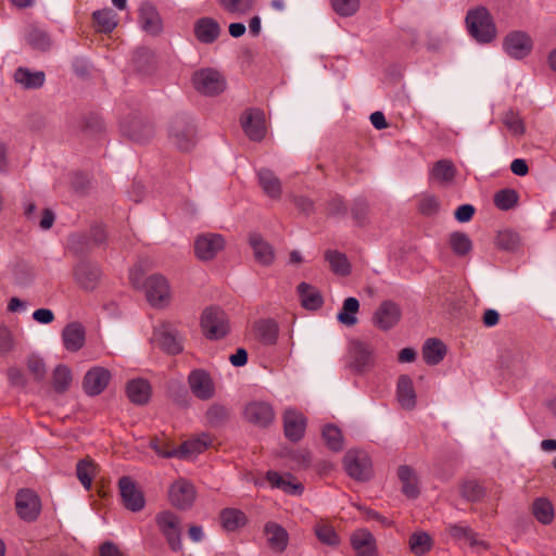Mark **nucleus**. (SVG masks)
Instances as JSON below:
<instances>
[{"instance_id": "nucleus-1", "label": "nucleus", "mask_w": 556, "mask_h": 556, "mask_svg": "<svg viewBox=\"0 0 556 556\" xmlns=\"http://www.w3.org/2000/svg\"><path fill=\"white\" fill-rule=\"evenodd\" d=\"M469 35L480 43H489L496 37V28L490 12L481 7L470 10L466 16Z\"/></svg>"}, {"instance_id": "nucleus-2", "label": "nucleus", "mask_w": 556, "mask_h": 556, "mask_svg": "<svg viewBox=\"0 0 556 556\" xmlns=\"http://www.w3.org/2000/svg\"><path fill=\"white\" fill-rule=\"evenodd\" d=\"M201 327L207 339L218 340L228 333L229 320L222 308L217 306H210L202 313Z\"/></svg>"}, {"instance_id": "nucleus-3", "label": "nucleus", "mask_w": 556, "mask_h": 556, "mask_svg": "<svg viewBox=\"0 0 556 556\" xmlns=\"http://www.w3.org/2000/svg\"><path fill=\"white\" fill-rule=\"evenodd\" d=\"M168 138L181 152H189L195 146V128L185 116H176L169 125Z\"/></svg>"}, {"instance_id": "nucleus-4", "label": "nucleus", "mask_w": 556, "mask_h": 556, "mask_svg": "<svg viewBox=\"0 0 556 556\" xmlns=\"http://www.w3.org/2000/svg\"><path fill=\"white\" fill-rule=\"evenodd\" d=\"M348 475L357 481H367L372 475V464L369 455L359 450H350L343 458Z\"/></svg>"}, {"instance_id": "nucleus-5", "label": "nucleus", "mask_w": 556, "mask_h": 556, "mask_svg": "<svg viewBox=\"0 0 556 556\" xmlns=\"http://www.w3.org/2000/svg\"><path fill=\"white\" fill-rule=\"evenodd\" d=\"M374 348L371 344L352 340L349 344V367L356 374H364L375 365Z\"/></svg>"}, {"instance_id": "nucleus-6", "label": "nucleus", "mask_w": 556, "mask_h": 556, "mask_svg": "<svg viewBox=\"0 0 556 556\" xmlns=\"http://www.w3.org/2000/svg\"><path fill=\"white\" fill-rule=\"evenodd\" d=\"M161 533L165 536L169 548L174 552L181 549L180 519L169 510L161 511L155 517Z\"/></svg>"}, {"instance_id": "nucleus-7", "label": "nucleus", "mask_w": 556, "mask_h": 556, "mask_svg": "<svg viewBox=\"0 0 556 556\" xmlns=\"http://www.w3.org/2000/svg\"><path fill=\"white\" fill-rule=\"evenodd\" d=\"M194 88L205 96H217L226 88V80L215 70L204 68L195 72L192 77Z\"/></svg>"}, {"instance_id": "nucleus-8", "label": "nucleus", "mask_w": 556, "mask_h": 556, "mask_svg": "<svg viewBox=\"0 0 556 556\" xmlns=\"http://www.w3.org/2000/svg\"><path fill=\"white\" fill-rule=\"evenodd\" d=\"M17 516L27 522L35 521L41 511V502L38 494L30 489H21L15 496Z\"/></svg>"}, {"instance_id": "nucleus-9", "label": "nucleus", "mask_w": 556, "mask_h": 556, "mask_svg": "<svg viewBox=\"0 0 556 556\" xmlns=\"http://www.w3.org/2000/svg\"><path fill=\"white\" fill-rule=\"evenodd\" d=\"M146 296L148 302L154 307H165L170 301V289L166 278L160 274H154L147 278L144 282Z\"/></svg>"}, {"instance_id": "nucleus-10", "label": "nucleus", "mask_w": 556, "mask_h": 556, "mask_svg": "<svg viewBox=\"0 0 556 556\" xmlns=\"http://www.w3.org/2000/svg\"><path fill=\"white\" fill-rule=\"evenodd\" d=\"M402 311L393 301L387 300L380 303L372 315V324L382 331H388L395 327L400 321Z\"/></svg>"}, {"instance_id": "nucleus-11", "label": "nucleus", "mask_w": 556, "mask_h": 556, "mask_svg": "<svg viewBox=\"0 0 556 556\" xmlns=\"http://www.w3.org/2000/svg\"><path fill=\"white\" fill-rule=\"evenodd\" d=\"M106 239L105 230L102 226L91 227L89 235L78 233L71 237L70 249L75 254H85L92 248L102 244Z\"/></svg>"}, {"instance_id": "nucleus-12", "label": "nucleus", "mask_w": 556, "mask_h": 556, "mask_svg": "<svg viewBox=\"0 0 556 556\" xmlns=\"http://www.w3.org/2000/svg\"><path fill=\"white\" fill-rule=\"evenodd\" d=\"M225 247V239L218 233H203L194 241V253L199 260H213Z\"/></svg>"}, {"instance_id": "nucleus-13", "label": "nucleus", "mask_w": 556, "mask_h": 556, "mask_svg": "<svg viewBox=\"0 0 556 556\" xmlns=\"http://www.w3.org/2000/svg\"><path fill=\"white\" fill-rule=\"evenodd\" d=\"M241 126L253 141H261L266 135L265 114L260 109L247 110L241 116Z\"/></svg>"}, {"instance_id": "nucleus-14", "label": "nucleus", "mask_w": 556, "mask_h": 556, "mask_svg": "<svg viewBox=\"0 0 556 556\" xmlns=\"http://www.w3.org/2000/svg\"><path fill=\"white\" fill-rule=\"evenodd\" d=\"M73 276L75 282L81 289L92 291L100 281L101 271L97 265L83 260L74 266Z\"/></svg>"}, {"instance_id": "nucleus-15", "label": "nucleus", "mask_w": 556, "mask_h": 556, "mask_svg": "<svg viewBox=\"0 0 556 556\" xmlns=\"http://www.w3.org/2000/svg\"><path fill=\"white\" fill-rule=\"evenodd\" d=\"M188 384L195 397L202 401L211 400L215 395L214 382L203 369H194L188 376Z\"/></svg>"}, {"instance_id": "nucleus-16", "label": "nucleus", "mask_w": 556, "mask_h": 556, "mask_svg": "<svg viewBox=\"0 0 556 556\" xmlns=\"http://www.w3.org/2000/svg\"><path fill=\"white\" fill-rule=\"evenodd\" d=\"M168 498L173 506L179 509L191 507L195 500V490L192 483L185 479L175 481L168 491Z\"/></svg>"}, {"instance_id": "nucleus-17", "label": "nucleus", "mask_w": 556, "mask_h": 556, "mask_svg": "<svg viewBox=\"0 0 556 556\" xmlns=\"http://www.w3.org/2000/svg\"><path fill=\"white\" fill-rule=\"evenodd\" d=\"M119 493L124 506L131 511H140L146 504L142 492L129 477H122L118 481Z\"/></svg>"}, {"instance_id": "nucleus-18", "label": "nucleus", "mask_w": 556, "mask_h": 556, "mask_svg": "<svg viewBox=\"0 0 556 556\" xmlns=\"http://www.w3.org/2000/svg\"><path fill=\"white\" fill-rule=\"evenodd\" d=\"M122 131L129 139L143 143L153 137V126L140 116H131L122 123Z\"/></svg>"}, {"instance_id": "nucleus-19", "label": "nucleus", "mask_w": 556, "mask_h": 556, "mask_svg": "<svg viewBox=\"0 0 556 556\" xmlns=\"http://www.w3.org/2000/svg\"><path fill=\"white\" fill-rule=\"evenodd\" d=\"M503 46L510 56L522 59L531 52L532 39L525 31L515 30L506 35Z\"/></svg>"}, {"instance_id": "nucleus-20", "label": "nucleus", "mask_w": 556, "mask_h": 556, "mask_svg": "<svg viewBox=\"0 0 556 556\" xmlns=\"http://www.w3.org/2000/svg\"><path fill=\"white\" fill-rule=\"evenodd\" d=\"M247 421L265 428L269 426L275 419V412L270 404L266 402H251L249 403L243 412Z\"/></svg>"}, {"instance_id": "nucleus-21", "label": "nucleus", "mask_w": 556, "mask_h": 556, "mask_svg": "<svg viewBox=\"0 0 556 556\" xmlns=\"http://www.w3.org/2000/svg\"><path fill=\"white\" fill-rule=\"evenodd\" d=\"M306 418L295 409H287L283 414L285 435L292 442L300 441L305 432Z\"/></svg>"}, {"instance_id": "nucleus-22", "label": "nucleus", "mask_w": 556, "mask_h": 556, "mask_svg": "<svg viewBox=\"0 0 556 556\" xmlns=\"http://www.w3.org/2000/svg\"><path fill=\"white\" fill-rule=\"evenodd\" d=\"M111 374L103 367H93L84 377L83 387L87 394L98 395L109 384Z\"/></svg>"}, {"instance_id": "nucleus-23", "label": "nucleus", "mask_w": 556, "mask_h": 556, "mask_svg": "<svg viewBox=\"0 0 556 556\" xmlns=\"http://www.w3.org/2000/svg\"><path fill=\"white\" fill-rule=\"evenodd\" d=\"M457 168L451 160L443 159L433 163L429 170V180L441 186H450L454 182Z\"/></svg>"}, {"instance_id": "nucleus-24", "label": "nucleus", "mask_w": 556, "mask_h": 556, "mask_svg": "<svg viewBox=\"0 0 556 556\" xmlns=\"http://www.w3.org/2000/svg\"><path fill=\"white\" fill-rule=\"evenodd\" d=\"M249 244L253 250L254 258L263 266H269L275 260L274 248L264 238L253 232L249 235Z\"/></svg>"}, {"instance_id": "nucleus-25", "label": "nucleus", "mask_w": 556, "mask_h": 556, "mask_svg": "<svg viewBox=\"0 0 556 556\" xmlns=\"http://www.w3.org/2000/svg\"><path fill=\"white\" fill-rule=\"evenodd\" d=\"M350 541L356 556H376V540L368 530L358 529L354 531Z\"/></svg>"}, {"instance_id": "nucleus-26", "label": "nucleus", "mask_w": 556, "mask_h": 556, "mask_svg": "<svg viewBox=\"0 0 556 556\" xmlns=\"http://www.w3.org/2000/svg\"><path fill=\"white\" fill-rule=\"evenodd\" d=\"M139 22L142 29L153 36L159 35L163 29L162 18L151 3H143L140 7Z\"/></svg>"}, {"instance_id": "nucleus-27", "label": "nucleus", "mask_w": 556, "mask_h": 556, "mask_svg": "<svg viewBox=\"0 0 556 556\" xmlns=\"http://www.w3.org/2000/svg\"><path fill=\"white\" fill-rule=\"evenodd\" d=\"M220 26L212 17H201L194 23V36L205 45L213 43L220 35Z\"/></svg>"}, {"instance_id": "nucleus-28", "label": "nucleus", "mask_w": 556, "mask_h": 556, "mask_svg": "<svg viewBox=\"0 0 556 556\" xmlns=\"http://www.w3.org/2000/svg\"><path fill=\"white\" fill-rule=\"evenodd\" d=\"M267 544L276 553H282L289 543V534L280 525L269 521L264 527Z\"/></svg>"}, {"instance_id": "nucleus-29", "label": "nucleus", "mask_w": 556, "mask_h": 556, "mask_svg": "<svg viewBox=\"0 0 556 556\" xmlns=\"http://www.w3.org/2000/svg\"><path fill=\"white\" fill-rule=\"evenodd\" d=\"M258 184L263 192L273 200H279L282 193L280 179L268 168H261L257 172Z\"/></svg>"}, {"instance_id": "nucleus-30", "label": "nucleus", "mask_w": 556, "mask_h": 556, "mask_svg": "<svg viewBox=\"0 0 556 556\" xmlns=\"http://www.w3.org/2000/svg\"><path fill=\"white\" fill-rule=\"evenodd\" d=\"M126 393L131 403L144 405L151 397V386L144 379H134L127 383Z\"/></svg>"}, {"instance_id": "nucleus-31", "label": "nucleus", "mask_w": 556, "mask_h": 556, "mask_svg": "<svg viewBox=\"0 0 556 556\" xmlns=\"http://www.w3.org/2000/svg\"><path fill=\"white\" fill-rule=\"evenodd\" d=\"M62 339L66 350L76 352L85 343V329L79 323H71L63 329Z\"/></svg>"}, {"instance_id": "nucleus-32", "label": "nucleus", "mask_w": 556, "mask_h": 556, "mask_svg": "<svg viewBox=\"0 0 556 556\" xmlns=\"http://www.w3.org/2000/svg\"><path fill=\"white\" fill-rule=\"evenodd\" d=\"M397 477L402 482V492L409 498H416L419 495V488L415 470L402 465L397 468Z\"/></svg>"}, {"instance_id": "nucleus-33", "label": "nucleus", "mask_w": 556, "mask_h": 556, "mask_svg": "<svg viewBox=\"0 0 556 556\" xmlns=\"http://www.w3.org/2000/svg\"><path fill=\"white\" fill-rule=\"evenodd\" d=\"M397 400L405 409H413L416 405V394L412 379L406 376H400L397 380Z\"/></svg>"}, {"instance_id": "nucleus-34", "label": "nucleus", "mask_w": 556, "mask_h": 556, "mask_svg": "<svg viewBox=\"0 0 556 556\" xmlns=\"http://www.w3.org/2000/svg\"><path fill=\"white\" fill-rule=\"evenodd\" d=\"M256 338L266 345L275 344L278 338V324L273 319H262L254 324Z\"/></svg>"}, {"instance_id": "nucleus-35", "label": "nucleus", "mask_w": 556, "mask_h": 556, "mask_svg": "<svg viewBox=\"0 0 556 556\" xmlns=\"http://www.w3.org/2000/svg\"><path fill=\"white\" fill-rule=\"evenodd\" d=\"M27 43L35 50L47 51L52 45L50 35L36 25H29L25 31Z\"/></svg>"}, {"instance_id": "nucleus-36", "label": "nucleus", "mask_w": 556, "mask_h": 556, "mask_svg": "<svg viewBox=\"0 0 556 556\" xmlns=\"http://www.w3.org/2000/svg\"><path fill=\"white\" fill-rule=\"evenodd\" d=\"M266 478L271 486L281 489L287 493L301 494L303 491V485L300 482H296V480L290 475L283 477L276 471H268Z\"/></svg>"}, {"instance_id": "nucleus-37", "label": "nucleus", "mask_w": 556, "mask_h": 556, "mask_svg": "<svg viewBox=\"0 0 556 556\" xmlns=\"http://www.w3.org/2000/svg\"><path fill=\"white\" fill-rule=\"evenodd\" d=\"M446 354V346L439 339H428L422 348V358L428 365L439 364Z\"/></svg>"}, {"instance_id": "nucleus-38", "label": "nucleus", "mask_w": 556, "mask_h": 556, "mask_svg": "<svg viewBox=\"0 0 556 556\" xmlns=\"http://www.w3.org/2000/svg\"><path fill=\"white\" fill-rule=\"evenodd\" d=\"M298 293L301 299L302 306L306 309H317L321 307L324 303L320 292L309 283L301 282L298 286Z\"/></svg>"}, {"instance_id": "nucleus-39", "label": "nucleus", "mask_w": 556, "mask_h": 556, "mask_svg": "<svg viewBox=\"0 0 556 556\" xmlns=\"http://www.w3.org/2000/svg\"><path fill=\"white\" fill-rule=\"evenodd\" d=\"M212 444V438L202 433L199 438L184 442L178 446L179 458H187L193 454L205 451Z\"/></svg>"}, {"instance_id": "nucleus-40", "label": "nucleus", "mask_w": 556, "mask_h": 556, "mask_svg": "<svg viewBox=\"0 0 556 556\" xmlns=\"http://www.w3.org/2000/svg\"><path fill=\"white\" fill-rule=\"evenodd\" d=\"M97 473L98 465L90 457H86L77 463L76 476L86 490H90Z\"/></svg>"}, {"instance_id": "nucleus-41", "label": "nucleus", "mask_w": 556, "mask_h": 556, "mask_svg": "<svg viewBox=\"0 0 556 556\" xmlns=\"http://www.w3.org/2000/svg\"><path fill=\"white\" fill-rule=\"evenodd\" d=\"M92 20L97 30L100 33H112L117 26L116 13L112 9L94 11Z\"/></svg>"}, {"instance_id": "nucleus-42", "label": "nucleus", "mask_w": 556, "mask_h": 556, "mask_svg": "<svg viewBox=\"0 0 556 556\" xmlns=\"http://www.w3.org/2000/svg\"><path fill=\"white\" fill-rule=\"evenodd\" d=\"M43 72H30L27 68L18 67L14 73V79L17 84L23 85L27 89L40 88L45 83Z\"/></svg>"}, {"instance_id": "nucleus-43", "label": "nucleus", "mask_w": 556, "mask_h": 556, "mask_svg": "<svg viewBox=\"0 0 556 556\" xmlns=\"http://www.w3.org/2000/svg\"><path fill=\"white\" fill-rule=\"evenodd\" d=\"M222 526L227 531H235L243 527L248 519L243 511L236 508H225L219 514Z\"/></svg>"}, {"instance_id": "nucleus-44", "label": "nucleus", "mask_w": 556, "mask_h": 556, "mask_svg": "<svg viewBox=\"0 0 556 556\" xmlns=\"http://www.w3.org/2000/svg\"><path fill=\"white\" fill-rule=\"evenodd\" d=\"M532 514L542 525L552 523L555 517L553 504L546 497H538L534 500L532 504Z\"/></svg>"}, {"instance_id": "nucleus-45", "label": "nucleus", "mask_w": 556, "mask_h": 556, "mask_svg": "<svg viewBox=\"0 0 556 556\" xmlns=\"http://www.w3.org/2000/svg\"><path fill=\"white\" fill-rule=\"evenodd\" d=\"M433 545L431 536L425 531L414 532L408 539L409 551L415 556H422L427 554Z\"/></svg>"}, {"instance_id": "nucleus-46", "label": "nucleus", "mask_w": 556, "mask_h": 556, "mask_svg": "<svg viewBox=\"0 0 556 556\" xmlns=\"http://www.w3.org/2000/svg\"><path fill=\"white\" fill-rule=\"evenodd\" d=\"M325 258L334 274L348 276L351 273V266L345 254L336 250H327L325 252Z\"/></svg>"}, {"instance_id": "nucleus-47", "label": "nucleus", "mask_w": 556, "mask_h": 556, "mask_svg": "<svg viewBox=\"0 0 556 556\" xmlns=\"http://www.w3.org/2000/svg\"><path fill=\"white\" fill-rule=\"evenodd\" d=\"M205 418L211 427H222L229 420L230 409L226 405L214 403L207 408Z\"/></svg>"}, {"instance_id": "nucleus-48", "label": "nucleus", "mask_w": 556, "mask_h": 556, "mask_svg": "<svg viewBox=\"0 0 556 556\" xmlns=\"http://www.w3.org/2000/svg\"><path fill=\"white\" fill-rule=\"evenodd\" d=\"M448 532L455 539L466 540L470 546H481L483 549L489 548V544L485 541L479 540L478 534L469 527L453 525L450 527Z\"/></svg>"}, {"instance_id": "nucleus-49", "label": "nucleus", "mask_w": 556, "mask_h": 556, "mask_svg": "<svg viewBox=\"0 0 556 556\" xmlns=\"http://www.w3.org/2000/svg\"><path fill=\"white\" fill-rule=\"evenodd\" d=\"M448 243L457 256H466L472 250V242L468 235L462 231H454L450 235Z\"/></svg>"}, {"instance_id": "nucleus-50", "label": "nucleus", "mask_w": 556, "mask_h": 556, "mask_svg": "<svg viewBox=\"0 0 556 556\" xmlns=\"http://www.w3.org/2000/svg\"><path fill=\"white\" fill-rule=\"evenodd\" d=\"M359 309V302L356 298H348L343 302L341 312L338 314V320L345 326H354L357 323L355 314Z\"/></svg>"}, {"instance_id": "nucleus-51", "label": "nucleus", "mask_w": 556, "mask_h": 556, "mask_svg": "<svg viewBox=\"0 0 556 556\" xmlns=\"http://www.w3.org/2000/svg\"><path fill=\"white\" fill-rule=\"evenodd\" d=\"M160 346L168 354L176 355L182 351V345L177 334L170 330L164 329L157 336Z\"/></svg>"}, {"instance_id": "nucleus-52", "label": "nucleus", "mask_w": 556, "mask_h": 556, "mask_svg": "<svg viewBox=\"0 0 556 556\" xmlns=\"http://www.w3.org/2000/svg\"><path fill=\"white\" fill-rule=\"evenodd\" d=\"M520 237L517 232L505 229L496 236V247L501 250L515 252L520 248Z\"/></svg>"}, {"instance_id": "nucleus-53", "label": "nucleus", "mask_w": 556, "mask_h": 556, "mask_svg": "<svg viewBox=\"0 0 556 556\" xmlns=\"http://www.w3.org/2000/svg\"><path fill=\"white\" fill-rule=\"evenodd\" d=\"M150 447L162 457H178V447H175L174 443L165 438L153 437L150 440Z\"/></svg>"}, {"instance_id": "nucleus-54", "label": "nucleus", "mask_w": 556, "mask_h": 556, "mask_svg": "<svg viewBox=\"0 0 556 556\" xmlns=\"http://www.w3.org/2000/svg\"><path fill=\"white\" fill-rule=\"evenodd\" d=\"M71 382V370L64 365L56 366L52 376V387L54 391L58 393H64L70 388Z\"/></svg>"}, {"instance_id": "nucleus-55", "label": "nucleus", "mask_w": 556, "mask_h": 556, "mask_svg": "<svg viewBox=\"0 0 556 556\" xmlns=\"http://www.w3.org/2000/svg\"><path fill=\"white\" fill-rule=\"evenodd\" d=\"M321 435L326 445L331 451L339 452L343 448V437L341 430L334 425L325 426Z\"/></svg>"}, {"instance_id": "nucleus-56", "label": "nucleus", "mask_w": 556, "mask_h": 556, "mask_svg": "<svg viewBox=\"0 0 556 556\" xmlns=\"http://www.w3.org/2000/svg\"><path fill=\"white\" fill-rule=\"evenodd\" d=\"M502 122L514 136H522L526 131L525 122L518 112L508 110L503 114Z\"/></svg>"}, {"instance_id": "nucleus-57", "label": "nucleus", "mask_w": 556, "mask_h": 556, "mask_svg": "<svg viewBox=\"0 0 556 556\" xmlns=\"http://www.w3.org/2000/svg\"><path fill=\"white\" fill-rule=\"evenodd\" d=\"M518 202V193L514 189H503L495 193L494 204L497 208L508 211Z\"/></svg>"}, {"instance_id": "nucleus-58", "label": "nucleus", "mask_w": 556, "mask_h": 556, "mask_svg": "<svg viewBox=\"0 0 556 556\" xmlns=\"http://www.w3.org/2000/svg\"><path fill=\"white\" fill-rule=\"evenodd\" d=\"M315 534L317 539L327 545L334 546L339 544V536L333 527L326 522H317L315 526Z\"/></svg>"}, {"instance_id": "nucleus-59", "label": "nucleus", "mask_w": 556, "mask_h": 556, "mask_svg": "<svg viewBox=\"0 0 556 556\" xmlns=\"http://www.w3.org/2000/svg\"><path fill=\"white\" fill-rule=\"evenodd\" d=\"M218 2L225 11L237 15L248 13L254 4V0H218Z\"/></svg>"}, {"instance_id": "nucleus-60", "label": "nucleus", "mask_w": 556, "mask_h": 556, "mask_svg": "<svg viewBox=\"0 0 556 556\" xmlns=\"http://www.w3.org/2000/svg\"><path fill=\"white\" fill-rule=\"evenodd\" d=\"M13 274L16 283L22 286L28 285L35 278L34 267L23 261L14 265Z\"/></svg>"}, {"instance_id": "nucleus-61", "label": "nucleus", "mask_w": 556, "mask_h": 556, "mask_svg": "<svg viewBox=\"0 0 556 556\" xmlns=\"http://www.w3.org/2000/svg\"><path fill=\"white\" fill-rule=\"evenodd\" d=\"M102 118L96 114H89L83 119L81 130L86 136H97L104 131Z\"/></svg>"}, {"instance_id": "nucleus-62", "label": "nucleus", "mask_w": 556, "mask_h": 556, "mask_svg": "<svg viewBox=\"0 0 556 556\" xmlns=\"http://www.w3.org/2000/svg\"><path fill=\"white\" fill-rule=\"evenodd\" d=\"M460 493L463 497L470 502H478L485 495L484 489L477 481L464 482L460 489Z\"/></svg>"}, {"instance_id": "nucleus-63", "label": "nucleus", "mask_w": 556, "mask_h": 556, "mask_svg": "<svg viewBox=\"0 0 556 556\" xmlns=\"http://www.w3.org/2000/svg\"><path fill=\"white\" fill-rule=\"evenodd\" d=\"M333 11L340 16H351L359 8V0H330Z\"/></svg>"}, {"instance_id": "nucleus-64", "label": "nucleus", "mask_w": 556, "mask_h": 556, "mask_svg": "<svg viewBox=\"0 0 556 556\" xmlns=\"http://www.w3.org/2000/svg\"><path fill=\"white\" fill-rule=\"evenodd\" d=\"M352 217L358 226H365L369 214V204L366 200L357 199L352 206Z\"/></svg>"}]
</instances>
